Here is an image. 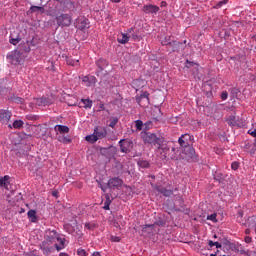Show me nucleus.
Returning a JSON list of instances; mask_svg holds the SVG:
<instances>
[{"mask_svg":"<svg viewBox=\"0 0 256 256\" xmlns=\"http://www.w3.org/2000/svg\"><path fill=\"white\" fill-rule=\"evenodd\" d=\"M50 17H55L58 27H71L73 23V16L67 13H59L57 10L47 13Z\"/></svg>","mask_w":256,"mask_h":256,"instance_id":"nucleus-1","label":"nucleus"},{"mask_svg":"<svg viewBox=\"0 0 256 256\" xmlns=\"http://www.w3.org/2000/svg\"><path fill=\"white\" fill-rule=\"evenodd\" d=\"M105 137H107V128L104 126H96L93 134L87 135L85 139L88 143H97V141L105 139Z\"/></svg>","mask_w":256,"mask_h":256,"instance_id":"nucleus-2","label":"nucleus"},{"mask_svg":"<svg viewBox=\"0 0 256 256\" xmlns=\"http://www.w3.org/2000/svg\"><path fill=\"white\" fill-rule=\"evenodd\" d=\"M141 138L146 145H160L161 143V139L155 133L143 131L141 132Z\"/></svg>","mask_w":256,"mask_h":256,"instance_id":"nucleus-3","label":"nucleus"},{"mask_svg":"<svg viewBox=\"0 0 256 256\" xmlns=\"http://www.w3.org/2000/svg\"><path fill=\"white\" fill-rule=\"evenodd\" d=\"M23 57H25V55L19 50H14L7 55V59L11 65H21Z\"/></svg>","mask_w":256,"mask_h":256,"instance_id":"nucleus-4","label":"nucleus"},{"mask_svg":"<svg viewBox=\"0 0 256 256\" xmlns=\"http://www.w3.org/2000/svg\"><path fill=\"white\" fill-rule=\"evenodd\" d=\"M107 185L109 189H119L123 185V180L119 177H113L108 180Z\"/></svg>","mask_w":256,"mask_h":256,"instance_id":"nucleus-5","label":"nucleus"},{"mask_svg":"<svg viewBox=\"0 0 256 256\" xmlns=\"http://www.w3.org/2000/svg\"><path fill=\"white\" fill-rule=\"evenodd\" d=\"M96 65L98 67V70L96 71L97 77H101V73L105 70L106 67H109V62L106 59L100 58Z\"/></svg>","mask_w":256,"mask_h":256,"instance_id":"nucleus-6","label":"nucleus"},{"mask_svg":"<svg viewBox=\"0 0 256 256\" xmlns=\"http://www.w3.org/2000/svg\"><path fill=\"white\" fill-rule=\"evenodd\" d=\"M119 145H120V151L122 153H130L133 147V141L120 140Z\"/></svg>","mask_w":256,"mask_h":256,"instance_id":"nucleus-7","label":"nucleus"},{"mask_svg":"<svg viewBox=\"0 0 256 256\" xmlns=\"http://www.w3.org/2000/svg\"><path fill=\"white\" fill-rule=\"evenodd\" d=\"M142 11L146 15H157L159 13V6L153 4L144 5Z\"/></svg>","mask_w":256,"mask_h":256,"instance_id":"nucleus-8","label":"nucleus"},{"mask_svg":"<svg viewBox=\"0 0 256 256\" xmlns=\"http://www.w3.org/2000/svg\"><path fill=\"white\" fill-rule=\"evenodd\" d=\"M191 141H193V136L189 134H182L181 137L178 139L180 147H189Z\"/></svg>","mask_w":256,"mask_h":256,"instance_id":"nucleus-9","label":"nucleus"},{"mask_svg":"<svg viewBox=\"0 0 256 256\" xmlns=\"http://www.w3.org/2000/svg\"><path fill=\"white\" fill-rule=\"evenodd\" d=\"M59 237V234H57V231L55 230H47L46 231V235H45V239L46 243H53L54 241H57V238Z\"/></svg>","mask_w":256,"mask_h":256,"instance_id":"nucleus-10","label":"nucleus"},{"mask_svg":"<svg viewBox=\"0 0 256 256\" xmlns=\"http://www.w3.org/2000/svg\"><path fill=\"white\" fill-rule=\"evenodd\" d=\"M82 82L86 87H93L97 83V78L95 76H82Z\"/></svg>","mask_w":256,"mask_h":256,"instance_id":"nucleus-11","label":"nucleus"},{"mask_svg":"<svg viewBox=\"0 0 256 256\" xmlns=\"http://www.w3.org/2000/svg\"><path fill=\"white\" fill-rule=\"evenodd\" d=\"M163 45H172L173 51H179L184 47L183 43L181 42H177V41L171 42V37H169L168 39L166 38V41L163 42Z\"/></svg>","mask_w":256,"mask_h":256,"instance_id":"nucleus-12","label":"nucleus"},{"mask_svg":"<svg viewBox=\"0 0 256 256\" xmlns=\"http://www.w3.org/2000/svg\"><path fill=\"white\" fill-rule=\"evenodd\" d=\"M151 186L155 191H158V193H161L162 195H164V197H171V195H173V191L171 190L161 188L160 186L155 184H151Z\"/></svg>","mask_w":256,"mask_h":256,"instance_id":"nucleus-13","label":"nucleus"},{"mask_svg":"<svg viewBox=\"0 0 256 256\" xmlns=\"http://www.w3.org/2000/svg\"><path fill=\"white\" fill-rule=\"evenodd\" d=\"M11 115V112L8 110H0V123H9Z\"/></svg>","mask_w":256,"mask_h":256,"instance_id":"nucleus-14","label":"nucleus"},{"mask_svg":"<svg viewBox=\"0 0 256 256\" xmlns=\"http://www.w3.org/2000/svg\"><path fill=\"white\" fill-rule=\"evenodd\" d=\"M47 133V128L42 125L34 126V134L36 137H43Z\"/></svg>","mask_w":256,"mask_h":256,"instance_id":"nucleus-15","label":"nucleus"},{"mask_svg":"<svg viewBox=\"0 0 256 256\" xmlns=\"http://www.w3.org/2000/svg\"><path fill=\"white\" fill-rule=\"evenodd\" d=\"M57 244H55L56 247V251H63V249H65L66 245H65V238L58 236L56 238Z\"/></svg>","mask_w":256,"mask_h":256,"instance_id":"nucleus-16","label":"nucleus"},{"mask_svg":"<svg viewBox=\"0 0 256 256\" xmlns=\"http://www.w3.org/2000/svg\"><path fill=\"white\" fill-rule=\"evenodd\" d=\"M77 27L80 31H85V29H89V20L81 19L77 23Z\"/></svg>","mask_w":256,"mask_h":256,"instance_id":"nucleus-17","label":"nucleus"},{"mask_svg":"<svg viewBox=\"0 0 256 256\" xmlns=\"http://www.w3.org/2000/svg\"><path fill=\"white\" fill-rule=\"evenodd\" d=\"M41 249L45 255H51L53 252V247L49 246V242L42 243Z\"/></svg>","mask_w":256,"mask_h":256,"instance_id":"nucleus-18","label":"nucleus"},{"mask_svg":"<svg viewBox=\"0 0 256 256\" xmlns=\"http://www.w3.org/2000/svg\"><path fill=\"white\" fill-rule=\"evenodd\" d=\"M54 131L56 133H69V128L66 125L57 124L54 126Z\"/></svg>","mask_w":256,"mask_h":256,"instance_id":"nucleus-19","label":"nucleus"},{"mask_svg":"<svg viewBox=\"0 0 256 256\" xmlns=\"http://www.w3.org/2000/svg\"><path fill=\"white\" fill-rule=\"evenodd\" d=\"M64 230L66 233H69V235H77V232L75 231V226H72L71 224H64Z\"/></svg>","mask_w":256,"mask_h":256,"instance_id":"nucleus-20","label":"nucleus"},{"mask_svg":"<svg viewBox=\"0 0 256 256\" xmlns=\"http://www.w3.org/2000/svg\"><path fill=\"white\" fill-rule=\"evenodd\" d=\"M117 41L121 45H125L126 43H129V36H127L125 33H121V35L118 36Z\"/></svg>","mask_w":256,"mask_h":256,"instance_id":"nucleus-21","label":"nucleus"},{"mask_svg":"<svg viewBox=\"0 0 256 256\" xmlns=\"http://www.w3.org/2000/svg\"><path fill=\"white\" fill-rule=\"evenodd\" d=\"M61 6L63 7V11H71V9H73V7H75V4L73 3V1H66V2H62Z\"/></svg>","mask_w":256,"mask_h":256,"instance_id":"nucleus-22","label":"nucleus"},{"mask_svg":"<svg viewBox=\"0 0 256 256\" xmlns=\"http://www.w3.org/2000/svg\"><path fill=\"white\" fill-rule=\"evenodd\" d=\"M9 179L8 175L0 178V187H5V189H9Z\"/></svg>","mask_w":256,"mask_h":256,"instance_id":"nucleus-23","label":"nucleus"},{"mask_svg":"<svg viewBox=\"0 0 256 256\" xmlns=\"http://www.w3.org/2000/svg\"><path fill=\"white\" fill-rule=\"evenodd\" d=\"M213 177L215 181H218V183L225 181V175H223V173H221L220 171H216L215 173H213Z\"/></svg>","mask_w":256,"mask_h":256,"instance_id":"nucleus-24","label":"nucleus"},{"mask_svg":"<svg viewBox=\"0 0 256 256\" xmlns=\"http://www.w3.org/2000/svg\"><path fill=\"white\" fill-rule=\"evenodd\" d=\"M105 202H104V206H103V209L105 211H109V207L111 206V203H112V199H111V196L109 194H106L105 195Z\"/></svg>","mask_w":256,"mask_h":256,"instance_id":"nucleus-25","label":"nucleus"},{"mask_svg":"<svg viewBox=\"0 0 256 256\" xmlns=\"http://www.w3.org/2000/svg\"><path fill=\"white\" fill-rule=\"evenodd\" d=\"M18 51H21L22 55L24 53H29L31 51V45L29 44V42H26L20 46V50Z\"/></svg>","mask_w":256,"mask_h":256,"instance_id":"nucleus-26","label":"nucleus"},{"mask_svg":"<svg viewBox=\"0 0 256 256\" xmlns=\"http://www.w3.org/2000/svg\"><path fill=\"white\" fill-rule=\"evenodd\" d=\"M8 127L10 129H21L23 127V121L22 120H16L13 122V125L9 124Z\"/></svg>","mask_w":256,"mask_h":256,"instance_id":"nucleus-27","label":"nucleus"},{"mask_svg":"<svg viewBox=\"0 0 256 256\" xmlns=\"http://www.w3.org/2000/svg\"><path fill=\"white\" fill-rule=\"evenodd\" d=\"M81 102L84 105V109H91L93 107V101L90 99H81Z\"/></svg>","mask_w":256,"mask_h":256,"instance_id":"nucleus-28","label":"nucleus"},{"mask_svg":"<svg viewBox=\"0 0 256 256\" xmlns=\"http://www.w3.org/2000/svg\"><path fill=\"white\" fill-rule=\"evenodd\" d=\"M227 121H228V125H231L232 127H235L237 125V120L235 115H230Z\"/></svg>","mask_w":256,"mask_h":256,"instance_id":"nucleus-29","label":"nucleus"},{"mask_svg":"<svg viewBox=\"0 0 256 256\" xmlns=\"http://www.w3.org/2000/svg\"><path fill=\"white\" fill-rule=\"evenodd\" d=\"M66 63L67 65H71L72 67H77V65H79V60H75L73 58H67Z\"/></svg>","mask_w":256,"mask_h":256,"instance_id":"nucleus-30","label":"nucleus"},{"mask_svg":"<svg viewBox=\"0 0 256 256\" xmlns=\"http://www.w3.org/2000/svg\"><path fill=\"white\" fill-rule=\"evenodd\" d=\"M117 123H119V118L112 117L110 119L109 127H111L112 129H115V125H117Z\"/></svg>","mask_w":256,"mask_h":256,"instance_id":"nucleus-31","label":"nucleus"},{"mask_svg":"<svg viewBox=\"0 0 256 256\" xmlns=\"http://www.w3.org/2000/svg\"><path fill=\"white\" fill-rule=\"evenodd\" d=\"M139 167H142L143 169H147L149 167V161L147 160H140L138 161Z\"/></svg>","mask_w":256,"mask_h":256,"instance_id":"nucleus-32","label":"nucleus"},{"mask_svg":"<svg viewBox=\"0 0 256 256\" xmlns=\"http://www.w3.org/2000/svg\"><path fill=\"white\" fill-rule=\"evenodd\" d=\"M158 149L164 153V159H167V151H169V147L167 146H159Z\"/></svg>","mask_w":256,"mask_h":256,"instance_id":"nucleus-33","label":"nucleus"},{"mask_svg":"<svg viewBox=\"0 0 256 256\" xmlns=\"http://www.w3.org/2000/svg\"><path fill=\"white\" fill-rule=\"evenodd\" d=\"M135 127L138 131H142L143 130V121L141 120H136L135 121Z\"/></svg>","mask_w":256,"mask_h":256,"instance_id":"nucleus-34","label":"nucleus"},{"mask_svg":"<svg viewBox=\"0 0 256 256\" xmlns=\"http://www.w3.org/2000/svg\"><path fill=\"white\" fill-rule=\"evenodd\" d=\"M58 141H60V143H71V138H69L68 136H62L58 139Z\"/></svg>","mask_w":256,"mask_h":256,"instance_id":"nucleus-35","label":"nucleus"},{"mask_svg":"<svg viewBox=\"0 0 256 256\" xmlns=\"http://www.w3.org/2000/svg\"><path fill=\"white\" fill-rule=\"evenodd\" d=\"M20 41H21V38H19V37H17V38L10 37V43L12 45H17Z\"/></svg>","mask_w":256,"mask_h":256,"instance_id":"nucleus-36","label":"nucleus"},{"mask_svg":"<svg viewBox=\"0 0 256 256\" xmlns=\"http://www.w3.org/2000/svg\"><path fill=\"white\" fill-rule=\"evenodd\" d=\"M77 255H79V256H87V251H85V249H83V248H79L77 250Z\"/></svg>","mask_w":256,"mask_h":256,"instance_id":"nucleus-37","label":"nucleus"},{"mask_svg":"<svg viewBox=\"0 0 256 256\" xmlns=\"http://www.w3.org/2000/svg\"><path fill=\"white\" fill-rule=\"evenodd\" d=\"M35 11H40V13H45V8L44 7H39V6H33V12Z\"/></svg>","mask_w":256,"mask_h":256,"instance_id":"nucleus-38","label":"nucleus"},{"mask_svg":"<svg viewBox=\"0 0 256 256\" xmlns=\"http://www.w3.org/2000/svg\"><path fill=\"white\" fill-rule=\"evenodd\" d=\"M208 221H214L216 222L217 221V214H211V215H208L207 217Z\"/></svg>","mask_w":256,"mask_h":256,"instance_id":"nucleus-39","label":"nucleus"},{"mask_svg":"<svg viewBox=\"0 0 256 256\" xmlns=\"http://www.w3.org/2000/svg\"><path fill=\"white\" fill-rule=\"evenodd\" d=\"M231 168L233 169V171H237V169H239V162H233L231 164Z\"/></svg>","mask_w":256,"mask_h":256,"instance_id":"nucleus-40","label":"nucleus"},{"mask_svg":"<svg viewBox=\"0 0 256 256\" xmlns=\"http://www.w3.org/2000/svg\"><path fill=\"white\" fill-rule=\"evenodd\" d=\"M100 189L103 191V193H105V192H107V189H109V185L100 184Z\"/></svg>","mask_w":256,"mask_h":256,"instance_id":"nucleus-41","label":"nucleus"},{"mask_svg":"<svg viewBox=\"0 0 256 256\" xmlns=\"http://www.w3.org/2000/svg\"><path fill=\"white\" fill-rule=\"evenodd\" d=\"M229 97V94L227 92H223L221 94V99L222 101H227V98Z\"/></svg>","mask_w":256,"mask_h":256,"instance_id":"nucleus-42","label":"nucleus"},{"mask_svg":"<svg viewBox=\"0 0 256 256\" xmlns=\"http://www.w3.org/2000/svg\"><path fill=\"white\" fill-rule=\"evenodd\" d=\"M111 241H113L114 243H119V241H121V238L119 236H112Z\"/></svg>","mask_w":256,"mask_h":256,"instance_id":"nucleus-43","label":"nucleus"},{"mask_svg":"<svg viewBox=\"0 0 256 256\" xmlns=\"http://www.w3.org/2000/svg\"><path fill=\"white\" fill-rule=\"evenodd\" d=\"M13 101H14V103H23V98H21V97H14Z\"/></svg>","mask_w":256,"mask_h":256,"instance_id":"nucleus-44","label":"nucleus"},{"mask_svg":"<svg viewBox=\"0 0 256 256\" xmlns=\"http://www.w3.org/2000/svg\"><path fill=\"white\" fill-rule=\"evenodd\" d=\"M228 2H229L228 0L220 1L218 2L217 7H223V5H227Z\"/></svg>","mask_w":256,"mask_h":256,"instance_id":"nucleus-45","label":"nucleus"},{"mask_svg":"<svg viewBox=\"0 0 256 256\" xmlns=\"http://www.w3.org/2000/svg\"><path fill=\"white\" fill-rule=\"evenodd\" d=\"M28 217H29L30 221L33 222V209H30L28 211Z\"/></svg>","mask_w":256,"mask_h":256,"instance_id":"nucleus-46","label":"nucleus"},{"mask_svg":"<svg viewBox=\"0 0 256 256\" xmlns=\"http://www.w3.org/2000/svg\"><path fill=\"white\" fill-rule=\"evenodd\" d=\"M244 241H245V243H251L253 241V238H251L250 236H246L244 238Z\"/></svg>","mask_w":256,"mask_h":256,"instance_id":"nucleus-47","label":"nucleus"},{"mask_svg":"<svg viewBox=\"0 0 256 256\" xmlns=\"http://www.w3.org/2000/svg\"><path fill=\"white\" fill-rule=\"evenodd\" d=\"M142 99H147L149 100V93L147 92H144L142 95H141Z\"/></svg>","mask_w":256,"mask_h":256,"instance_id":"nucleus-48","label":"nucleus"},{"mask_svg":"<svg viewBox=\"0 0 256 256\" xmlns=\"http://www.w3.org/2000/svg\"><path fill=\"white\" fill-rule=\"evenodd\" d=\"M37 221V212L33 210V223Z\"/></svg>","mask_w":256,"mask_h":256,"instance_id":"nucleus-49","label":"nucleus"},{"mask_svg":"<svg viewBox=\"0 0 256 256\" xmlns=\"http://www.w3.org/2000/svg\"><path fill=\"white\" fill-rule=\"evenodd\" d=\"M214 247H216V249H221L222 245L219 242H214Z\"/></svg>","mask_w":256,"mask_h":256,"instance_id":"nucleus-50","label":"nucleus"},{"mask_svg":"<svg viewBox=\"0 0 256 256\" xmlns=\"http://www.w3.org/2000/svg\"><path fill=\"white\" fill-rule=\"evenodd\" d=\"M208 245L210 248H213V247H215V242H213V240H209Z\"/></svg>","mask_w":256,"mask_h":256,"instance_id":"nucleus-51","label":"nucleus"},{"mask_svg":"<svg viewBox=\"0 0 256 256\" xmlns=\"http://www.w3.org/2000/svg\"><path fill=\"white\" fill-rule=\"evenodd\" d=\"M52 196L56 197V198L59 197V191H57V190L53 191Z\"/></svg>","mask_w":256,"mask_h":256,"instance_id":"nucleus-52","label":"nucleus"},{"mask_svg":"<svg viewBox=\"0 0 256 256\" xmlns=\"http://www.w3.org/2000/svg\"><path fill=\"white\" fill-rule=\"evenodd\" d=\"M132 39H134V41H137V39H139V36L136 34H132Z\"/></svg>","mask_w":256,"mask_h":256,"instance_id":"nucleus-53","label":"nucleus"},{"mask_svg":"<svg viewBox=\"0 0 256 256\" xmlns=\"http://www.w3.org/2000/svg\"><path fill=\"white\" fill-rule=\"evenodd\" d=\"M160 7H167V2L162 1L161 4H160Z\"/></svg>","mask_w":256,"mask_h":256,"instance_id":"nucleus-54","label":"nucleus"},{"mask_svg":"<svg viewBox=\"0 0 256 256\" xmlns=\"http://www.w3.org/2000/svg\"><path fill=\"white\" fill-rule=\"evenodd\" d=\"M59 256H69V254H67V253H65V252H61V253L59 254Z\"/></svg>","mask_w":256,"mask_h":256,"instance_id":"nucleus-55","label":"nucleus"},{"mask_svg":"<svg viewBox=\"0 0 256 256\" xmlns=\"http://www.w3.org/2000/svg\"><path fill=\"white\" fill-rule=\"evenodd\" d=\"M250 233H251V229H246V230H245V234H246V235H249Z\"/></svg>","mask_w":256,"mask_h":256,"instance_id":"nucleus-56","label":"nucleus"},{"mask_svg":"<svg viewBox=\"0 0 256 256\" xmlns=\"http://www.w3.org/2000/svg\"><path fill=\"white\" fill-rule=\"evenodd\" d=\"M85 228L86 229H91V225L90 224H85Z\"/></svg>","mask_w":256,"mask_h":256,"instance_id":"nucleus-57","label":"nucleus"},{"mask_svg":"<svg viewBox=\"0 0 256 256\" xmlns=\"http://www.w3.org/2000/svg\"><path fill=\"white\" fill-rule=\"evenodd\" d=\"M112 3H121V0H111Z\"/></svg>","mask_w":256,"mask_h":256,"instance_id":"nucleus-58","label":"nucleus"},{"mask_svg":"<svg viewBox=\"0 0 256 256\" xmlns=\"http://www.w3.org/2000/svg\"><path fill=\"white\" fill-rule=\"evenodd\" d=\"M93 255L94 256H101V254H99V252H94Z\"/></svg>","mask_w":256,"mask_h":256,"instance_id":"nucleus-59","label":"nucleus"},{"mask_svg":"<svg viewBox=\"0 0 256 256\" xmlns=\"http://www.w3.org/2000/svg\"><path fill=\"white\" fill-rule=\"evenodd\" d=\"M137 83H139V80H134L133 81V85H137Z\"/></svg>","mask_w":256,"mask_h":256,"instance_id":"nucleus-60","label":"nucleus"},{"mask_svg":"<svg viewBox=\"0 0 256 256\" xmlns=\"http://www.w3.org/2000/svg\"><path fill=\"white\" fill-rule=\"evenodd\" d=\"M146 227H150V229H153L155 225H146Z\"/></svg>","mask_w":256,"mask_h":256,"instance_id":"nucleus-61","label":"nucleus"},{"mask_svg":"<svg viewBox=\"0 0 256 256\" xmlns=\"http://www.w3.org/2000/svg\"><path fill=\"white\" fill-rule=\"evenodd\" d=\"M132 31H133V28H130L127 30V33H132Z\"/></svg>","mask_w":256,"mask_h":256,"instance_id":"nucleus-62","label":"nucleus"},{"mask_svg":"<svg viewBox=\"0 0 256 256\" xmlns=\"http://www.w3.org/2000/svg\"><path fill=\"white\" fill-rule=\"evenodd\" d=\"M29 13H33V6L30 7Z\"/></svg>","mask_w":256,"mask_h":256,"instance_id":"nucleus-63","label":"nucleus"},{"mask_svg":"<svg viewBox=\"0 0 256 256\" xmlns=\"http://www.w3.org/2000/svg\"><path fill=\"white\" fill-rule=\"evenodd\" d=\"M20 213H25V209L21 208Z\"/></svg>","mask_w":256,"mask_h":256,"instance_id":"nucleus-64","label":"nucleus"}]
</instances>
